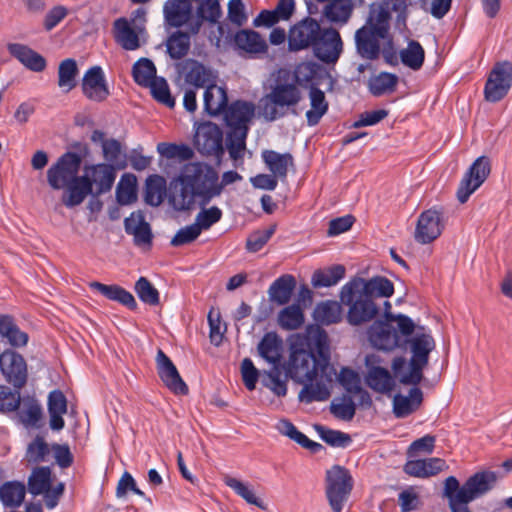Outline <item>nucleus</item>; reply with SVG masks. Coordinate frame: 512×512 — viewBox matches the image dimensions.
I'll return each mask as SVG.
<instances>
[{
    "label": "nucleus",
    "instance_id": "nucleus-4",
    "mask_svg": "<svg viewBox=\"0 0 512 512\" xmlns=\"http://www.w3.org/2000/svg\"><path fill=\"white\" fill-rule=\"evenodd\" d=\"M407 343L412 353L409 371H405L407 362L403 356L395 357L391 368L401 384L418 385L423 379V369L428 364L429 354L435 349V340L430 333L424 332V328L420 327Z\"/></svg>",
    "mask_w": 512,
    "mask_h": 512
},
{
    "label": "nucleus",
    "instance_id": "nucleus-55",
    "mask_svg": "<svg viewBox=\"0 0 512 512\" xmlns=\"http://www.w3.org/2000/svg\"><path fill=\"white\" fill-rule=\"evenodd\" d=\"M132 76L138 85L148 87L149 83L157 78L156 67L150 59L141 58L134 63Z\"/></svg>",
    "mask_w": 512,
    "mask_h": 512
},
{
    "label": "nucleus",
    "instance_id": "nucleus-25",
    "mask_svg": "<svg viewBox=\"0 0 512 512\" xmlns=\"http://www.w3.org/2000/svg\"><path fill=\"white\" fill-rule=\"evenodd\" d=\"M89 286L92 290L97 291L108 300L118 302L132 311L138 308V304L132 293L117 284L107 285L94 281L91 282Z\"/></svg>",
    "mask_w": 512,
    "mask_h": 512
},
{
    "label": "nucleus",
    "instance_id": "nucleus-57",
    "mask_svg": "<svg viewBox=\"0 0 512 512\" xmlns=\"http://www.w3.org/2000/svg\"><path fill=\"white\" fill-rule=\"evenodd\" d=\"M225 484L230 487L237 495L242 497L247 503L255 505L261 509L266 508L263 501L255 495L253 489L244 482L236 478L228 477L225 480Z\"/></svg>",
    "mask_w": 512,
    "mask_h": 512
},
{
    "label": "nucleus",
    "instance_id": "nucleus-53",
    "mask_svg": "<svg viewBox=\"0 0 512 512\" xmlns=\"http://www.w3.org/2000/svg\"><path fill=\"white\" fill-rule=\"evenodd\" d=\"M304 313L298 304L283 308L278 314V324L284 330H296L304 323Z\"/></svg>",
    "mask_w": 512,
    "mask_h": 512
},
{
    "label": "nucleus",
    "instance_id": "nucleus-12",
    "mask_svg": "<svg viewBox=\"0 0 512 512\" xmlns=\"http://www.w3.org/2000/svg\"><path fill=\"white\" fill-rule=\"evenodd\" d=\"M497 474L493 471H480L470 476L465 483L452 492L458 501L471 502L490 491L496 484Z\"/></svg>",
    "mask_w": 512,
    "mask_h": 512
},
{
    "label": "nucleus",
    "instance_id": "nucleus-29",
    "mask_svg": "<svg viewBox=\"0 0 512 512\" xmlns=\"http://www.w3.org/2000/svg\"><path fill=\"white\" fill-rule=\"evenodd\" d=\"M179 72L185 74V81L197 88L205 87L211 82V73L203 64L194 59H187L177 65Z\"/></svg>",
    "mask_w": 512,
    "mask_h": 512
},
{
    "label": "nucleus",
    "instance_id": "nucleus-2",
    "mask_svg": "<svg viewBox=\"0 0 512 512\" xmlns=\"http://www.w3.org/2000/svg\"><path fill=\"white\" fill-rule=\"evenodd\" d=\"M288 47L290 51L312 48L320 61L334 64L342 53L343 43L337 30L321 28L315 19L306 17L290 28Z\"/></svg>",
    "mask_w": 512,
    "mask_h": 512
},
{
    "label": "nucleus",
    "instance_id": "nucleus-31",
    "mask_svg": "<svg viewBox=\"0 0 512 512\" xmlns=\"http://www.w3.org/2000/svg\"><path fill=\"white\" fill-rule=\"evenodd\" d=\"M410 389L408 396L397 394L393 398V412L396 417L404 418L416 411L422 401L423 393L417 385Z\"/></svg>",
    "mask_w": 512,
    "mask_h": 512
},
{
    "label": "nucleus",
    "instance_id": "nucleus-6",
    "mask_svg": "<svg viewBox=\"0 0 512 512\" xmlns=\"http://www.w3.org/2000/svg\"><path fill=\"white\" fill-rule=\"evenodd\" d=\"M340 300L348 306L346 319L353 326L370 322L379 313L374 300L360 290L357 283L347 282L341 289Z\"/></svg>",
    "mask_w": 512,
    "mask_h": 512
},
{
    "label": "nucleus",
    "instance_id": "nucleus-32",
    "mask_svg": "<svg viewBox=\"0 0 512 512\" xmlns=\"http://www.w3.org/2000/svg\"><path fill=\"white\" fill-rule=\"evenodd\" d=\"M261 157L268 170L280 180L286 179L288 167L294 163L290 153L281 154L274 150H264Z\"/></svg>",
    "mask_w": 512,
    "mask_h": 512
},
{
    "label": "nucleus",
    "instance_id": "nucleus-63",
    "mask_svg": "<svg viewBox=\"0 0 512 512\" xmlns=\"http://www.w3.org/2000/svg\"><path fill=\"white\" fill-rule=\"evenodd\" d=\"M20 402V389L12 391L8 386L0 385V412L16 411Z\"/></svg>",
    "mask_w": 512,
    "mask_h": 512
},
{
    "label": "nucleus",
    "instance_id": "nucleus-54",
    "mask_svg": "<svg viewBox=\"0 0 512 512\" xmlns=\"http://www.w3.org/2000/svg\"><path fill=\"white\" fill-rule=\"evenodd\" d=\"M345 276L343 265H334L325 271L317 270L312 276V285L316 288L330 287L337 284Z\"/></svg>",
    "mask_w": 512,
    "mask_h": 512
},
{
    "label": "nucleus",
    "instance_id": "nucleus-56",
    "mask_svg": "<svg viewBox=\"0 0 512 512\" xmlns=\"http://www.w3.org/2000/svg\"><path fill=\"white\" fill-rule=\"evenodd\" d=\"M315 430L320 438L332 447L347 448L352 443L350 435L342 431L326 428L322 425H315Z\"/></svg>",
    "mask_w": 512,
    "mask_h": 512
},
{
    "label": "nucleus",
    "instance_id": "nucleus-49",
    "mask_svg": "<svg viewBox=\"0 0 512 512\" xmlns=\"http://www.w3.org/2000/svg\"><path fill=\"white\" fill-rule=\"evenodd\" d=\"M341 306L336 301L319 303L313 313L316 322L322 325L338 323L341 320Z\"/></svg>",
    "mask_w": 512,
    "mask_h": 512
},
{
    "label": "nucleus",
    "instance_id": "nucleus-1",
    "mask_svg": "<svg viewBox=\"0 0 512 512\" xmlns=\"http://www.w3.org/2000/svg\"><path fill=\"white\" fill-rule=\"evenodd\" d=\"M286 373L294 381L304 384L299 392L300 401L312 403L330 397L336 370L330 363L329 340L324 330L296 337L290 345Z\"/></svg>",
    "mask_w": 512,
    "mask_h": 512
},
{
    "label": "nucleus",
    "instance_id": "nucleus-21",
    "mask_svg": "<svg viewBox=\"0 0 512 512\" xmlns=\"http://www.w3.org/2000/svg\"><path fill=\"white\" fill-rule=\"evenodd\" d=\"M7 50L9 54L17 59L25 68L33 72H42L46 69V59L30 48L21 43H8Z\"/></svg>",
    "mask_w": 512,
    "mask_h": 512
},
{
    "label": "nucleus",
    "instance_id": "nucleus-38",
    "mask_svg": "<svg viewBox=\"0 0 512 512\" xmlns=\"http://www.w3.org/2000/svg\"><path fill=\"white\" fill-rule=\"evenodd\" d=\"M366 383L372 390L381 394H388L395 387V381L389 371L379 366L369 369Z\"/></svg>",
    "mask_w": 512,
    "mask_h": 512
},
{
    "label": "nucleus",
    "instance_id": "nucleus-51",
    "mask_svg": "<svg viewBox=\"0 0 512 512\" xmlns=\"http://www.w3.org/2000/svg\"><path fill=\"white\" fill-rule=\"evenodd\" d=\"M51 469L48 466L36 467L28 478V491L38 496L51 486Z\"/></svg>",
    "mask_w": 512,
    "mask_h": 512
},
{
    "label": "nucleus",
    "instance_id": "nucleus-13",
    "mask_svg": "<svg viewBox=\"0 0 512 512\" xmlns=\"http://www.w3.org/2000/svg\"><path fill=\"white\" fill-rule=\"evenodd\" d=\"M0 371L14 389H22L27 383V363L23 356L14 350L6 349L0 354Z\"/></svg>",
    "mask_w": 512,
    "mask_h": 512
},
{
    "label": "nucleus",
    "instance_id": "nucleus-50",
    "mask_svg": "<svg viewBox=\"0 0 512 512\" xmlns=\"http://www.w3.org/2000/svg\"><path fill=\"white\" fill-rule=\"evenodd\" d=\"M398 83L396 74L389 72H381L378 75L371 77L368 82L369 92L376 97L382 96L386 93H391L395 90Z\"/></svg>",
    "mask_w": 512,
    "mask_h": 512
},
{
    "label": "nucleus",
    "instance_id": "nucleus-17",
    "mask_svg": "<svg viewBox=\"0 0 512 512\" xmlns=\"http://www.w3.org/2000/svg\"><path fill=\"white\" fill-rule=\"evenodd\" d=\"M157 374L163 384L174 394L187 395V384L183 381L172 360L159 349L156 355Z\"/></svg>",
    "mask_w": 512,
    "mask_h": 512
},
{
    "label": "nucleus",
    "instance_id": "nucleus-40",
    "mask_svg": "<svg viewBox=\"0 0 512 512\" xmlns=\"http://www.w3.org/2000/svg\"><path fill=\"white\" fill-rule=\"evenodd\" d=\"M124 225L125 231L134 236L136 245H151L153 238L151 227L142 215H138V223H136L132 214L125 219Z\"/></svg>",
    "mask_w": 512,
    "mask_h": 512
},
{
    "label": "nucleus",
    "instance_id": "nucleus-15",
    "mask_svg": "<svg viewBox=\"0 0 512 512\" xmlns=\"http://www.w3.org/2000/svg\"><path fill=\"white\" fill-rule=\"evenodd\" d=\"M194 144L202 155L220 156L224 152L222 130L212 122L200 123L196 128Z\"/></svg>",
    "mask_w": 512,
    "mask_h": 512
},
{
    "label": "nucleus",
    "instance_id": "nucleus-52",
    "mask_svg": "<svg viewBox=\"0 0 512 512\" xmlns=\"http://www.w3.org/2000/svg\"><path fill=\"white\" fill-rule=\"evenodd\" d=\"M116 199L120 205H129L137 200V179L133 174H124L116 189Z\"/></svg>",
    "mask_w": 512,
    "mask_h": 512
},
{
    "label": "nucleus",
    "instance_id": "nucleus-37",
    "mask_svg": "<svg viewBox=\"0 0 512 512\" xmlns=\"http://www.w3.org/2000/svg\"><path fill=\"white\" fill-rule=\"evenodd\" d=\"M276 429L280 434L287 436L303 448L309 449L313 453H317L323 449V446L320 443L310 440L288 419L279 420L276 424Z\"/></svg>",
    "mask_w": 512,
    "mask_h": 512
},
{
    "label": "nucleus",
    "instance_id": "nucleus-48",
    "mask_svg": "<svg viewBox=\"0 0 512 512\" xmlns=\"http://www.w3.org/2000/svg\"><path fill=\"white\" fill-rule=\"evenodd\" d=\"M248 131L245 129H229L226 136V147L233 161L242 160L246 150Z\"/></svg>",
    "mask_w": 512,
    "mask_h": 512
},
{
    "label": "nucleus",
    "instance_id": "nucleus-27",
    "mask_svg": "<svg viewBox=\"0 0 512 512\" xmlns=\"http://www.w3.org/2000/svg\"><path fill=\"white\" fill-rule=\"evenodd\" d=\"M64 188L66 192L62 197V202L67 208L78 206L88 195H94L88 177L83 175L77 176Z\"/></svg>",
    "mask_w": 512,
    "mask_h": 512
},
{
    "label": "nucleus",
    "instance_id": "nucleus-20",
    "mask_svg": "<svg viewBox=\"0 0 512 512\" xmlns=\"http://www.w3.org/2000/svg\"><path fill=\"white\" fill-rule=\"evenodd\" d=\"M371 344L379 350H392L399 346V336L396 329L387 321H375L368 329Z\"/></svg>",
    "mask_w": 512,
    "mask_h": 512
},
{
    "label": "nucleus",
    "instance_id": "nucleus-30",
    "mask_svg": "<svg viewBox=\"0 0 512 512\" xmlns=\"http://www.w3.org/2000/svg\"><path fill=\"white\" fill-rule=\"evenodd\" d=\"M235 46L251 55L264 54L268 50L265 39L254 30H240L234 36Z\"/></svg>",
    "mask_w": 512,
    "mask_h": 512
},
{
    "label": "nucleus",
    "instance_id": "nucleus-8",
    "mask_svg": "<svg viewBox=\"0 0 512 512\" xmlns=\"http://www.w3.org/2000/svg\"><path fill=\"white\" fill-rule=\"evenodd\" d=\"M180 180L185 181L187 185L192 187L199 197L202 198V204H207L212 197L219 193L214 188L218 180L217 173L209 165L192 162L183 167Z\"/></svg>",
    "mask_w": 512,
    "mask_h": 512
},
{
    "label": "nucleus",
    "instance_id": "nucleus-39",
    "mask_svg": "<svg viewBox=\"0 0 512 512\" xmlns=\"http://www.w3.org/2000/svg\"><path fill=\"white\" fill-rule=\"evenodd\" d=\"M0 336L13 347H24L29 339L28 334L21 331L9 315H0Z\"/></svg>",
    "mask_w": 512,
    "mask_h": 512
},
{
    "label": "nucleus",
    "instance_id": "nucleus-7",
    "mask_svg": "<svg viewBox=\"0 0 512 512\" xmlns=\"http://www.w3.org/2000/svg\"><path fill=\"white\" fill-rule=\"evenodd\" d=\"M354 487V479L344 466L333 465L326 471L325 495L333 512H342Z\"/></svg>",
    "mask_w": 512,
    "mask_h": 512
},
{
    "label": "nucleus",
    "instance_id": "nucleus-44",
    "mask_svg": "<svg viewBox=\"0 0 512 512\" xmlns=\"http://www.w3.org/2000/svg\"><path fill=\"white\" fill-rule=\"evenodd\" d=\"M26 487L22 482L8 481L0 486V500L6 507H19L24 501Z\"/></svg>",
    "mask_w": 512,
    "mask_h": 512
},
{
    "label": "nucleus",
    "instance_id": "nucleus-23",
    "mask_svg": "<svg viewBox=\"0 0 512 512\" xmlns=\"http://www.w3.org/2000/svg\"><path fill=\"white\" fill-rule=\"evenodd\" d=\"M197 196L199 197V194L185 181H181L180 176L170 184L169 202L177 211L191 209Z\"/></svg>",
    "mask_w": 512,
    "mask_h": 512
},
{
    "label": "nucleus",
    "instance_id": "nucleus-18",
    "mask_svg": "<svg viewBox=\"0 0 512 512\" xmlns=\"http://www.w3.org/2000/svg\"><path fill=\"white\" fill-rule=\"evenodd\" d=\"M84 172L83 176L88 177L91 188L93 189V186H95V191H93L95 196L109 192L116 179V171L111 164L87 165L84 168Z\"/></svg>",
    "mask_w": 512,
    "mask_h": 512
},
{
    "label": "nucleus",
    "instance_id": "nucleus-10",
    "mask_svg": "<svg viewBox=\"0 0 512 512\" xmlns=\"http://www.w3.org/2000/svg\"><path fill=\"white\" fill-rule=\"evenodd\" d=\"M490 172V159L484 155L478 157L464 174L459 184L457 190V199L459 202L465 203L470 195L485 182Z\"/></svg>",
    "mask_w": 512,
    "mask_h": 512
},
{
    "label": "nucleus",
    "instance_id": "nucleus-5",
    "mask_svg": "<svg viewBox=\"0 0 512 512\" xmlns=\"http://www.w3.org/2000/svg\"><path fill=\"white\" fill-rule=\"evenodd\" d=\"M302 99V92L295 81L277 78L262 99V114L268 121L284 117L288 111L295 113V107Z\"/></svg>",
    "mask_w": 512,
    "mask_h": 512
},
{
    "label": "nucleus",
    "instance_id": "nucleus-35",
    "mask_svg": "<svg viewBox=\"0 0 512 512\" xmlns=\"http://www.w3.org/2000/svg\"><path fill=\"white\" fill-rule=\"evenodd\" d=\"M114 38L125 50L133 51L139 48V37L124 17L118 18L113 24Z\"/></svg>",
    "mask_w": 512,
    "mask_h": 512
},
{
    "label": "nucleus",
    "instance_id": "nucleus-14",
    "mask_svg": "<svg viewBox=\"0 0 512 512\" xmlns=\"http://www.w3.org/2000/svg\"><path fill=\"white\" fill-rule=\"evenodd\" d=\"M445 227L442 209L436 207L423 211L417 220L414 238L420 244L436 240Z\"/></svg>",
    "mask_w": 512,
    "mask_h": 512
},
{
    "label": "nucleus",
    "instance_id": "nucleus-41",
    "mask_svg": "<svg viewBox=\"0 0 512 512\" xmlns=\"http://www.w3.org/2000/svg\"><path fill=\"white\" fill-rule=\"evenodd\" d=\"M166 196V181L164 177L153 174L146 179L144 201L146 204L157 207Z\"/></svg>",
    "mask_w": 512,
    "mask_h": 512
},
{
    "label": "nucleus",
    "instance_id": "nucleus-34",
    "mask_svg": "<svg viewBox=\"0 0 512 512\" xmlns=\"http://www.w3.org/2000/svg\"><path fill=\"white\" fill-rule=\"evenodd\" d=\"M296 287V280L290 274L278 277L269 287L268 293L271 301L279 304H287Z\"/></svg>",
    "mask_w": 512,
    "mask_h": 512
},
{
    "label": "nucleus",
    "instance_id": "nucleus-58",
    "mask_svg": "<svg viewBox=\"0 0 512 512\" xmlns=\"http://www.w3.org/2000/svg\"><path fill=\"white\" fill-rule=\"evenodd\" d=\"M135 292L139 299L145 304L156 306L160 302L158 290L145 278L140 277L135 283Z\"/></svg>",
    "mask_w": 512,
    "mask_h": 512
},
{
    "label": "nucleus",
    "instance_id": "nucleus-47",
    "mask_svg": "<svg viewBox=\"0 0 512 512\" xmlns=\"http://www.w3.org/2000/svg\"><path fill=\"white\" fill-rule=\"evenodd\" d=\"M399 57L404 66L417 71L423 66L425 51L418 41L410 40L407 47L400 51Z\"/></svg>",
    "mask_w": 512,
    "mask_h": 512
},
{
    "label": "nucleus",
    "instance_id": "nucleus-60",
    "mask_svg": "<svg viewBox=\"0 0 512 512\" xmlns=\"http://www.w3.org/2000/svg\"><path fill=\"white\" fill-rule=\"evenodd\" d=\"M398 505L401 512H412L421 508L422 501L417 488L409 486L398 494Z\"/></svg>",
    "mask_w": 512,
    "mask_h": 512
},
{
    "label": "nucleus",
    "instance_id": "nucleus-22",
    "mask_svg": "<svg viewBox=\"0 0 512 512\" xmlns=\"http://www.w3.org/2000/svg\"><path fill=\"white\" fill-rule=\"evenodd\" d=\"M257 351L273 368H278L282 361L283 340L276 332H267L258 343Z\"/></svg>",
    "mask_w": 512,
    "mask_h": 512
},
{
    "label": "nucleus",
    "instance_id": "nucleus-33",
    "mask_svg": "<svg viewBox=\"0 0 512 512\" xmlns=\"http://www.w3.org/2000/svg\"><path fill=\"white\" fill-rule=\"evenodd\" d=\"M204 110L212 116L219 115L227 107L226 90L214 83L206 86L203 95Z\"/></svg>",
    "mask_w": 512,
    "mask_h": 512
},
{
    "label": "nucleus",
    "instance_id": "nucleus-62",
    "mask_svg": "<svg viewBox=\"0 0 512 512\" xmlns=\"http://www.w3.org/2000/svg\"><path fill=\"white\" fill-rule=\"evenodd\" d=\"M457 487L458 480L456 477L449 476L445 479L443 495L448 499L451 512H471L467 506L470 502L458 501L457 497L452 495Z\"/></svg>",
    "mask_w": 512,
    "mask_h": 512
},
{
    "label": "nucleus",
    "instance_id": "nucleus-16",
    "mask_svg": "<svg viewBox=\"0 0 512 512\" xmlns=\"http://www.w3.org/2000/svg\"><path fill=\"white\" fill-rule=\"evenodd\" d=\"M83 95L90 101L101 103L110 96V90L103 69L92 66L86 70L81 82Z\"/></svg>",
    "mask_w": 512,
    "mask_h": 512
},
{
    "label": "nucleus",
    "instance_id": "nucleus-24",
    "mask_svg": "<svg viewBox=\"0 0 512 512\" xmlns=\"http://www.w3.org/2000/svg\"><path fill=\"white\" fill-rule=\"evenodd\" d=\"M447 468L445 460L437 457L407 461L404 472L418 478L435 476Z\"/></svg>",
    "mask_w": 512,
    "mask_h": 512
},
{
    "label": "nucleus",
    "instance_id": "nucleus-64",
    "mask_svg": "<svg viewBox=\"0 0 512 512\" xmlns=\"http://www.w3.org/2000/svg\"><path fill=\"white\" fill-rule=\"evenodd\" d=\"M48 454V444L42 437L37 436L31 443H29L26 451V458L28 462L40 463L46 460Z\"/></svg>",
    "mask_w": 512,
    "mask_h": 512
},
{
    "label": "nucleus",
    "instance_id": "nucleus-42",
    "mask_svg": "<svg viewBox=\"0 0 512 512\" xmlns=\"http://www.w3.org/2000/svg\"><path fill=\"white\" fill-rule=\"evenodd\" d=\"M79 69L73 58H66L58 66V86L65 93H69L77 86Z\"/></svg>",
    "mask_w": 512,
    "mask_h": 512
},
{
    "label": "nucleus",
    "instance_id": "nucleus-26",
    "mask_svg": "<svg viewBox=\"0 0 512 512\" xmlns=\"http://www.w3.org/2000/svg\"><path fill=\"white\" fill-rule=\"evenodd\" d=\"M350 281L357 283V287L373 300L378 297L389 298L394 293L392 281L384 276H375L368 280L357 277Z\"/></svg>",
    "mask_w": 512,
    "mask_h": 512
},
{
    "label": "nucleus",
    "instance_id": "nucleus-3",
    "mask_svg": "<svg viewBox=\"0 0 512 512\" xmlns=\"http://www.w3.org/2000/svg\"><path fill=\"white\" fill-rule=\"evenodd\" d=\"M391 14L383 4H372L365 24L355 33L358 54L366 60H376L381 53V42L390 34Z\"/></svg>",
    "mask_w": 512,
    "mask_h": 512
},
{
    "label": "nucleus",
    "instance_id": "nucleus-9",
    "mask_svg": "<svg viewBox=\"0 0 512 512\" xmlns=\"http://www.w3.org/2000/svg\"><path fill=\"white\" fill-rule=\"evenodd\" d=\"M82 159L75 152H65L47 170V181L54 190L64 189L78 176Z\"/></svg>",
    "mask_w": 512,
    "mask_h": 512
},
{
    "label": "nucleus",
    "instance_id": "nucleus-11",
    "mask_svg": "<svg viewBox=\"0 0 512 512\" xmlns=\"http://www.w3.org/2000/svg\"><path fill=\"white\" fill-rule=\"evenodd\" d=\"M512 85V63L503 61L496 63L485 83L484 96L489 102L502 100Z\"/></svg>",
    "mask_w": 512,
    "mask_h": 512
},
{
    "label": "nucleus",
    "instance_id": "nucleus-45",
    "mask_svg": "<svg viewBox=\"0 0 512 512\" xmlns=\"http://www.w3.org/2000/svg\"><path fill=\"white\" fill-rule=\"evenodd\" d=\"M190 47V34L180 30L173 32L166 40L167 53L174 60H179L185 57L188 54Z\"/></svg>",
    "mask_w": 512,
    "mask_h": 512
},
{
    "label": "nucleus",
    "instance_id": "nucleus-19",
    "mask_svg": "<svg viewBox=\"0 0 512 512\" xmlns=\"http://www.w3.org/2000/svg\"><path fill=\"white\" fill-rule=\"evenodd\" d=\"M224 120L229 129H245L249 131V123L255 113L253 103L243 100H237L231 103L223 110Z\"/></svg>",
    "mask_w": 512,
    "mask_h": 512
},
{
    "label": "nucleus",
    "instance_id": "nucleus-59",
    "mask_svg": "<svg viewBox=\"0 0 512 512\" xmlns=\"http://www.w3.org/2000/svg\"><path fill=\"white\" fill-rule=\"evenodd\" d=\"M102 152L107 164L113 165L114 168L123 169L126 166L124 160H121L122 147L121 143L114 139L103 141Z\"/></svg>",
    "mask_w": 512,
    "mask_h": 512
},
{
    "label": "nucleus",
    "instance_id": "nucleus-61",
    "mask_svg": "<svg viewBox=\"0 0 512 512\" xmlns=\"http://www.w3.org/2000/svg\"><path fill=\"white\" fill-rule=\"evenodd\" d=\"M148 87L150 88L154 99L169 108L174 107L175 99L171 96L168 83L164 78L157 77L149 83Z\"/></svg>",
    "mask_w": 512,
    "mask_h": 512
},
{
    "label": "nucleus",
    "instance_id": "nucleus-36",
    "mask_svg": "<svg viewBox=\"0 0 512 512\" xmlns=\"http://www.w3.org/2000/svg\"><path fill=\"white\" fill-rule=\"evenodd\" d=\"M309 99L311 108L306 112V119L307 124L312 127L316 126L327 113L329 103L326 100L324 92L316 86L310 88Z\"/></svg>",
    "mask_w": 512,
    "mask_h": 512
},
{
    "label": "nucleus",
    "instance_id": "nucleus-46",
    "mask_svg": "<svg viewBox=\"0 0 512 512\" xmlns=\"http://www.w3.org/2000/svg\"><path fill=\"white\" fill-rule=\"evenodd\" d=\"M351 0H331L324 8V16L332 23L345 24L353 12Z\"/></svg>",
    "mask_w": 512,
    "mask_h": 512
},
{
    "label": "nucleus",
    "instance_id": "nucleus-28",
    "mask_svg": "<svg viewBox=\"0 0 512 512\" xmlns=\"http://www.w3.org/2000/svg\"><path fill=\"white\" fill-rule=\"evenodd\" d=\"M163 12L167 24L178 28L192 17V4L189 0H167Z\"/></svg>",
    "mask_w": 512,
    "mask_h": 512
},
{
    "label": "nucleus",
    "instance_id": "nucleus-43",
    "mask_svg": "<svg viewBox=\"0 0 512 512\" xmlns=\"http://www.w3.org/2000/svg\"><path fill=\"white\" fill-rule=\"evenodd\" d=\"M197 2V18L200 21H197V23L192 26V34L198 33L202 21H207L212 24H215L219 21V19L222 16L220 0H199Z\"/></svg>",
    "mask_w": 512,
    "mask_h": 512
}]
</instances>
